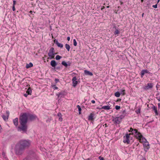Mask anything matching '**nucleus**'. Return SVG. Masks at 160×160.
<instances>
[{"label": "nucleus", "instance_id": "nucleus-1", "mask_svg": "<svg viewBox=\"0 0 160 160\" xmlns=\"http://www.w3.org/2000/svg\"><path fill=\"white\" fill-rule=\"evenodd\" d=\"M37 118L36 115L26 113L21 114L19 117L20 125L17 128L18 131L21 132L22 133H26L28 128L27 123L28 118L31 121H33Z\"/></svg>", "mask_w": 160, "mask_h": 160}, {"label": "nucleus", "instance_id": "nucleus-2", "mask_svg": "<svg viewBox=\"0 0 160 160\" xmlns=\"http://www.w3.org/2000/svg\"><path fill=\"white\" fill-rule=\"evenodd\" d=\"M31 142L29 140H21L16 145L14 148L15 153L17 155L22 154L24 150L30 146Z\"/></svg>", "mask_w": 160, "mask_h": 160}, {"label": "nucleus", "instance_id": "nucleus-3", "mask_svg": "<svg viewBox=\"0 0 160 160\" xmlns=\"http://www.w3.org/2000/svg\"><path fill=\"white\" fill-rule=\"evenodd\" d=\"M54 52L55 51L54 48L53 47L51 48L48 53V55L50 57V59L54 58V55L55 54Z\"/></svg>", "mask_w": 160, "mask_h": 160}, {"label": "nucleus", "instance_id": "nucleus-4", "mask_svg": "<svg viewBox=\"0 0 160 160\" xmlns=\"http://www.w3.org/2000/svg\"><path fill=\"white\" fill-rule=\"evenodd\" d=\"M132 134H135V137L136 138H140V137L141 136V133L140 132H138V130L136 129H134L133 130L132 132Z\"/></svg>", "mask_w": 160, "mask_h": 160}, {"label": "nucleus", "instance_id": "nucleus-5", "mask_svg": "<svg viewBox=\"0 0 160 160\" xmlns=\"http://www.w3.org/2000/svg\"><path fill=\"white\" fill-rule=\"evenodd\" d=\"M123 118V117H117L113 119V121L115 122L116 123L119 124L120 123L122 120V118Z\"/></svg>", "mask_w": 160, "mask_h": 160}, {"label": "nucleus", "instance_id": "nucleus-6", "mask_svg": "<svg viewBox=\"0 0 160 160\" xmlns=\"http://www.w3.org/2000/svg\"><path fill=\"white\" fill-rule=\"evenodd\" d=\"M131 133H127L126 134L125 137H126V139L124 140L123 141V142L124 143H127V144H129L130 143V140H129V138H130V135H131Z\"/></svg>", "mask_w": 160, "mask_h": 160}, {"label": "nucleus", "instance_id": "nucleus-7", "mask_svg": "<svg viewBox=\"0 0 160 160\" xmlns=\"http://www.w3.org/2000/svg\"><path fill=\"white\" fill-rule=\"evenodd\" d=\"M153 87V84L152 83H148L146 86L144 87L143 88L145 90H147L149 89H152Z\"/></svg>", "mask_w": 160, "mask_h": 160}, {"label": "nucleus", "instance_id": "nucleus-8", "mask_svg": "<svg viewBox=\"0 0 160 160\" xmlns=\"http://www.w3.org/2000/svg\"><path fill=\"white\" fill-rule=\"evenodd\" d=\"M141 76L142 78L144 76V75L146 73L150 74L151 73L147 69H143L140 72Z\"/></svg>", "mask_w": 160, "mask_h": 160}, {"label": "nucleus", "instance_id": "nucleus-9", "mask_svg": "<svg viewBox=\"0 0 160 160\" xmlns=\"http://www.w3.org/2000/svg\"><path fill=\"white\" fill-rule=\"evenodd\" d=\"M144 150L145 152H147L149 148V144L148 142H144L143 144Z\"/></svg>", "mask_w": 160, "mask_h": 160}, {"label": "nucleus", "instance_id": "nucleus-10", "mask_svg": "<svg viewBox=\"0 0 160 160\" xmlns=\"http://www.w3.org/2000/svg\"><path fill=\"white\" fill-rule=\"evenodd\" d=\"M77 78L76 77H74L72 78V86L75 87L77 85L78 81H77Z\"/></svg>", "mask_w": 160, "mask_h": 160}, {"label": "nucleus", "instance_id": "nucleus-11", "mask_svg": "<svg viewBox=\"0 0 160 160\" xmlns=\"http://www.w3.org/2000/svg\"><path fill=\"white\" fill-rule=\"evenodd\" d=\"M141 136L140 137V138H137L139 140L140 142H147V140L145 138L143 137L141 134Z\"/></svg>", "mask_w": 160, "mask_h": 160}, {"label": "nucleus", "instance_id": "nucleus-12", "mask_svg": "<svg viewBox=\"0 0 160 160\" xmlns=\"http://www.w3.org/2000/svg\"><path fill=\"white\" fill-rule=\"evenodd\" d=\"M54 42L57 45V46L59 47H60L61 48H62L63 47V45L62 44H61L60 43H59L58 41V40H56V39H55L54 40Z\"/></svg>", "mask_w": 160, "mask_h": 160}, {"label": "nucleus", "instance_id": "nucleus-13", "mask_svg": "<svg viewBox=\"0 0 160 160\" xmlns=\"http://www.w3.org/2000/svg\"><path fill=\"white\" fill-rule=\"evenodd\" d=\"M51 65L55 69L56 66L57 65V63L54 60H52L50 62Z\"/></svg>", "mask_w": 160, "mask_h": 160}, {"label": "nucleus", "instance_id": "nucleus-14", "mask_svg": "<svg viewBox=\"0 0 160 160\" xmlns=\"http://www.w3.org/2000/svg\"><path fill=\"white\" fill-rule=\"evenodd\" d=\"M56 95L58 96V99L59 100L60 98H59L60 97V98H62L63 96L64 95V92L62 91L58 93V94H57Z\"/></svg>", "mask_w": 160, "mask_h": 160}, {"label": "nucleus", "instance_id": "nucleus-15", "mask_svg": "<svg viewBox=\"0 0 160 160\" xmlns=\"http://www.w3.org/2000/svg\"><path fill=\"white\" fill-rule=\"evenodd\" d=\"M62 64L65 66V67H67L68 66H70L71 64V63L69 62H68L67 63L65 61H62Z\"/></svg>", "mask_w": 160, "mask_h": 160}, {"label": "nucleus", "instance_id": "nucleus-16", "mask_svg": "<svg viewBox=\"0 0 160 160\" xmlns=\"http://www.w3.org/2000/svg\"><path fill=\"white\" fill-rule=\"evenodd\" d=\"M84 73L86 75H89L90 76H92L93 75V74L92 72L87 70H85L84 71Z\"/></svg>", "mask_w": 160, "mask_h": 160}, {"label": "nucleus", "instance_id": "nucleus-17", "mask_svg": "<svg viewBox=\"0 0 160 160\" xmlns=\"http://www.w3.org/2000/svg\"><path fill=\"white\" fill-rule=\"evenodd\" d=\"M152 108L154 111L155 115H158V113L157 109V107H155L154 105H153L152 107Z\"/></svg>", "mask_w": 160, "mask_h": 160}, {"label": "nucleus", "instance_id": "nucleus-18", "mask_svg": "<svg viewBox=\"0 0 160 160\" xmlns=\"http://www.w3.org/2000/svg\"><path fill=\"white\" fill-rule=\"evenodd\" d=\"M97 108L99 109H104L105 110H108L110 109L111 108H110V106H102L100 108Z\"/></svg>", "mask_w": 160, "mask_h": 160}, {"label": "nucleus", "instance_id": "nucleus-19", "mask_svg": "<svg viewBox=\"0 0 160 160\" xmlns=\"http://www.w3.org/2000/svg\"><path fill=\"white\" fill-rule=\"evenodd\" d=\"M94 114L92 113H91L90 114V115L88 116V120L89 121H92L93 120V117H94Z\"/></svg>", "mask_w": 160, "mask_h": 160}, {"label": "nucleus", "instance_id": "nucleus-20", "mask_svg": "<svg viewBox=\"0 0 160 160\" xmlns=\"http://www.w3.org/2000/svg\"><path fill=\"white\" fill-rule=\"evenodd\" d=\"M13 122L14 125L17 126L18 124V118H16L13 120Z\"/></svg>", "mask_w": 160, "mask_h": 160}, {"label": "nucleus", "instance_id": "nucleus-21", "mask_svg": "<svg viewBox=\"0 0 160 160\" xmlns=\"http://www.w3.org/2000/svg\"><path fill=\"white\" fill-rule=\"evenodd\" d=\"M33 66V64L32 62H30L29 64H27L26 66V68H27L32 67Z\"/></svg>", "mask_w": 160, "mask_h": 160}, {"label": "nucleus", "instance_id": "nucleus-22", "mask_svg": "<svg viewBox=\"0 0 160 160\" xmlns=\"http://www.w3.org/2000/svg\"><path fill=\"white\" fill-rule=\"evenodd\" d=\"M32 158L29 155L26 158L23 159V160H32Z\"/></svg>", "mask_w": 160, "mask_h": 160}, {"label": "nucleus", "instance_id": "nucleus-23", "mask_svg": "<svg viewBox=\"0 0 160 160\" xmlns=\"http://www.w3.org/2000/svg\"><path fill=\"white\" fill-rule=\"evenodd\" d=\"M32 92V90L30 88L28 89L26 92L27 93H28V95H31V94Z\"/></svg>", "mask_w": 160, "mask_h": 160}, {"label": "nucleus", "instance_id": "nucleus-24", "mask_svg": "<svg viewBox=\"0 0 160 160\" xmlns=\"http://www.w3.org/2000/svg\"><path fill=\"white\" fill-rule=\"evenodd\" d=\"M65 48H66V49L68 51H69L70 49V45L67 44H66L65 45Z\"/></svg>", "mask_w": 160, "mask_h": 160}, {"label": "nucleus", "instance_id": "nucleus-25", "mask_svg": "<svg viewBox=\"0 0 160 160\" xmlns=\"http://www.w3.org/2000/svg\"><path fill=\"white\" fill-rule=\"evenodd\" d=\"M77 108H78L79 111V114H81V112L82 109L79 105H78L77 106Z\"/></svg>", "mask_w": 160, "mask_h": 160}, {"label": "nucleus", "instance_id": "nucleus-26", "mask_svg": "<svg viewBox=\"0 0 160 160\" xmlns=\"http://www.w3.org/2000/svg\"><path fill=\"white\" fill-rule=\"evenodd\" d=\"M115 96L117 97H119L120 96V94L118 92H117L115 93Z\"/></svg>", "mask_w": 160, "mask_h": 160}, {"label": "nucleus", "instance_id": "nucleus-27", "mask_svg": "<svg viewBox=\"0 0 160 160\" xmlns=\"http://www.w3.org/2000/svg\"><path fill=\"white\" fill-rule=\"evenodd\" d=\"M2 118H3V119L5 121H6L8 120V116H6L5 115H3L2 116Z\"/></svg>", "mask_w": 160, "mask_h": 160}, {"label": "nucleus", "instance_id": "nucleus-28", "mask_svg": "<svg viewBox=\"0 0 160 160\" xmlns=\"http://www.w3.org/2000/svg\"><path fill=\"white\" fill-rule=\"evenodd\" d=\"M62 57L59 56V55H57L56 56V60H60L61 58H62Z\"/></svg>", "mask_w": 160, "mask_h": 160}, {"label": "nucleus", "instance_id": "nucleus-29", "mask_svg": "<svg viewBox=\"0 0 160 160\" xmlns=\"http://www.w3.org/2000/svg\"><path fill=\"white\" fill-rule=\"evenodd\" d=\"M125 89H122L121 90V94L123 95H124L125 94Z\"/></svg>", "mask_w": 160, "mask_h": 160}, {"label": "nucleus", "instance_id": "nucleus-30", "mask_svg": "<svg viewBox=\"0 0 160 160\" xmlns=\"http://www.w3.org/2000/svg\"><path fill=\"white\" fill-rule=\"evenodd\" d=\"M119 33V32L118 29H116L114 32V34L115 35L118 34Z\"/></svg>", "mask_w": 160, "mask_h": 160}, {"label": "nucleus", "instance_id": "nucleus-31", "mask_svg": "<svg viewBox=\"0 0 160 160\" xmlns=\"http://www.w3.org/2000/svg\"><path fill=\"white\" fill-rule=\"evenodd\" d=\"M73 45L75 46H76L77 45V42L76 40L75 39H74L73 40Z\"/></svg>", "mask_w": 160, "mask_h": 160}, {"label": "nucleus", "instance_id": "nucleus-32", "mask_svg": "<svg viewBox=\"0 0 160 160\" xmlns=\"http://www.w3.org/2000/svg\"><path fill=\"white\" fill-rule=\"evenodd\" d=\"M140 109L139 108L136 110V112L137 113V114H138L140 113Z\"/></svg>", "mask_w": 160, "mask_h": 160}, {"label": "nucleus", "instance_id": "nucleus-33", "mask_svg": "<svg viewBox=\"0 0 160 160\" xmlns=\"http://www.w3.org/2000/svg\"><path fill=\"white\" fill-rule=\"evenodd\" d=\"M120 108H121L120 106H119L117 105L115 106V109L116 110H119Z\"/></svg>", "mask_w": 160, "mask_h": 160}, {"label": "nucleus", "instance_id": "nucleus-34", "mask_svg": "<svg viewBox=\"0 0 160 160\" xmlns=\"http://www.w3.org/2000/svg\"><path fill=\"white\" fill-rule=\"evenodd\" d=\"M98 158L100 160H104V158L102 157H101V156L99 157Z\"/></svg>", "mask_w": 160, "mask_h": 160}, {"label": "nucleus", "instance_id": "nucleus-35", "mask_svg": "<svg viewBox=\"0 0 160 160\" xmlns=\"http://www.w3.org/2000/svg\"><path fill=\"white\" fill-rule=\"evenodd\" d=\"M134 129L132 128H130V130L129 131V132H131L132 133Z\"/></svg>", "mask_w": 160, "mask_h": 160}, {"label": "nucleus", "instance_id": "nucleus-36", "mask_svg": "<svg viewBox=\"0 0 160 160\" xmlns=\"http://www.w3.org/2000/svg\"><path fill=\"white\" fill-rule=\"evenodd\" d=\"M52 87H54V89L55 90V89H57L58 88V87L56 86V85H53L52 86Z\"/></svg>", "mask_w": 160, "mask_h": 160}, {"label": "nucleus", "instance_id": "nucleus-37", "mask_svg": "<svg viewBox=\"0 0 160 160\" xmlns=\"http://www.w3.org/2000/svg\"><path fill=\"white\" fill-rule=\"evenodd\" d=\"M55 81L56 83H57L58 82H59V79L57 78H55Z\"/></svg>", "mask_w": 160, "mask_h": 160}, {"label": "nucleus", "instance_id": "nucleus-38", "mask_svg": "<svg viewBox=\"0 0 160 160\" xmlns=\"http://www.w3.org/2000/svg\"><path fill=\"white\" fill-rule=\"evenodd\" d=\"M152 7L154 8H157V4H156L155 5H153Z\"/></svg>", "mask_w": 160, "mask_h": 160}, {"label": "nucleus", "instance_id": "nucleus-39", "mask_svg": "<svg viewBox=\"0 0 160 160\" xmlns=\"http://www.w3.org/2000/svg\"><path fill=\"white\" fill-rule=\"evenodd\" d=\"M58 116L59 118L62 116V114L61 113H58Z\"/></svg>", "mask_w": 160, "mask_h": 160}, {"label": "nucleus", "instance_id": "nucleus-40", "mask_svg": "<svg viewBox=\"0 0 160 160\" xmlns=\"http://www.w3.org/2000/svg\"><path fill=\"white\" fill-rule=\"evenodd\" d=\"M16 3V1L15 0L13 1V6H15Z\"/></svg>", "mask_w": 160, "mask_h": 160}, {"label": "nucleus", "instance_id": "nucleus-41", "mask_svg": "<svg viewBox=\"0 0 160 160\" xmlns=\"http://www.w3.org/2000/svg\"><path fill=\"white\" fill-rule=\"evenodd\" d=\"M6 113L7 115V116H8V117L9 114V112L8 111H7L6 112Z\"/></svg>", "mask_w": 160, "mask_h": 160}, {"label": "nucleus", "instance_id": "nucleus-42", "mask_svg": "<svg viewBox=\"0 0 160 160\" xmlns=\"http://www.w3.org/2000/svg\"><path fill=\"white\" fill-rule=\"evenodd\" d=\"M59 120L60 121H62V117H59Z\"/></svg>", "mask_w": 160, "mask_h": 160}, {"label": "nucleus", "instance_id": "nucleus-43", "mask_svg": "<svg viewBox=\"0 0 160 160\" xmlns=\"http://www.w3.org/2000/svg\"><path fill=\"white\" fill-rule=\"evenodd\" d=\"M12 9L13 11H15V6H13Z\"/></svg>", "mask_w": 160, "mask_h": 160}, {"label": "nucleus", "instance_id": "nucleus-44", "mask_svg": "<svg viewBox=\"0 0 160 160\" xmlns=\"http://www.w3.org/2000/svg\"><path fill=\"white\" fill-rule=\"evenodd\" d=\"M28 93H24V96L25 97H27V96H28Z\"/></svg>", "mask_w": 160, "mask_h": 160}, {"label": "nucleus", "instance_id": "nucleus-45", "mask_svg": "<svg viewBox=\"0 0 160 160\" xmlns=\"http://www.w3.org/2000/svg\"><path fill=\"white\" fill-rule=\"evenodd\" d=\"M91 102H92V103H95V101L94 100H92V101H91Z\"/></svg>", "mask_w": 160, "mask_h": 160}, {"label": "nucleus", "instance_id": "nucleus-46", "mask_svg": "<svg viewBox=\"0 0 160 160\" xmlns=\"http://www.w3.org/2000/svg\"><path fill=\"white\" fill-rule=\"evenodd\" d=\"M32 152V153H31V154H30V155H32V156L33 157V155L34 154V153L33 152Z\"/></svg>", "mask_w": 160, "mask_h": 160}, {"label": "nucleus", "instance_id": "nucleus-47", "mask_svg": "<svg viewBox=\"0 0 160 160\" xmlns=\"http://www.w3.org/2000/svg\"><path fill=\"white\" fill-rule=\"evenodd\" d=\"M158 108H160V103H159L158 104Z\"/></svg>", "mask_w": 160, "mask_h": 160}, {"label": "nucleus", "instance_id": "nucleus-48", "mask_svg": "<svg viewBox=\"0 0 160 160\" xmlns=\"http://www.w3.org/2000/svg\"><path fill=\"white\" fill-rule=\"evenodd\" d=\"M2 128L1 127V125H0V132H1L2 130Z\"/></svg>", "mask_w": 160, "mask_h": 160}, {"label": "nucleus", "instance_id": "nucleus-49", "mask_svg": "<svg viewBox=\"0 0 160 160\" xmlns=\"http://www.w3.org/2000/svg\"><path fill=\"white\" fill-rule=\"evenodd\" d=\"M67 40L68 41H69L70 40V38L69 37H68Z\"/></svg>", "mask_w": 160, "mask_h": 160}, {"label": "nucleus", "instance_id": "nucleus-50", "mask_svg": "<svg viewBox=\"0 0 160 160\" xmlns=\"http://www.w3.org/2000/svg\"><path fill=\"white\" fill-rule=\"evenodd\" d=\"M156 88H157V90H158V84H157L156 86Z\"/></svg>", "mask_w": 160, "mask_h": 160}, {"label": "nucleus", "instance_id": "nucleus-51", "mask_svg": "<svg viewBox=\"0 0 160 160\" xmlns=\"http://www.w3.org/2000/svg\"><path fill=\"white\" fill-rule=\"evenodd\" d=\"M159 95V93H158L156 94V96H158Z\"/></svg>", "mask_w": 160, "mask_h": 160}, {"label": "nucleus", "instance_id": "nucleus-52", "mask_svg": "<svg viewBox=\"0 0 160 160\" xmlns=\"http://www.w3.org/2000/svg\"><path fill=\"white\" fill-rule=\"evenodd\" d=\"M56 69H60V67H57L56 68Z\"/></svg>", "mask_w": 160, "mask_h": 160}, {"label": "nucleus", "instance_id": "nucleus-53", "mask_svg": "<svg viewBox=\"0 0 160 160\" xmlns=\"http://www.w3.org/2000/svg\"><path fill=\"white\" fill-rule=\"evenodd\" d=\"M157 98L158 100L159 101H160V98Z\"/></svg>", "mask_w": 160, "mask_h": 160}, {"label": "nucleus", "instance_id": "nucleus-54", "mask_svg": "<svg viewBox=\"0 0 160 160\" xmlns=\"http://www.w3.org/2000/svg\"><path fill=\"white\" fill-rule=\"evenodd\" d=\"M125 112H126V110H124L123 111V113H125Z\"/></svg>", "mask_w": 160, "mask_h": 160}, {"label": "nucleus", "instance_id": "nucleus-55", "mask_svg": "<svg viewBox=\"0 0 160 160\" xmlns=\"http://www.w3.org/2000/svg\"><path fill=\"white\" fill-rule=\"evenodd\" d=\"M123 118H124V115H121L120 117H123Z\"/></svg>", "mask_w": 160, "mask_h": 160}, {"label": "nucleus", "instance_id": "nucleus-56", "mask_svg": "<svg viewBox=\"0 0 160 160\" xmlns=\"http://www.w3.org/2000/svg\"><path fill=\"white\" fill-rule=\"evenodd\" d=\"M144 14V13H142V17H143Z\"/></svg>", "mask_w": 160, "mask_h": 160}, {"label": "nucleus", "instance_id": "nucleus-57", "mask_svg": "<svg viewBox=\"0 0 160 160\" xmlns=\"http://www.w3.org/2000/svg\"><path fill=\"white\" fill-rule=\"evenodd\" d=\"M123 4V2H121V5H122Z\"/></svg>", "mask_w": 160, "mask_h": 160}, {"label": "nucleus", "instance_id": "nucleus-58", "mask_svg": "<svg viewBox=\"0 0 160 160\" xmlns=\"http://www.w3.org/2000/svg\"><path fill=\"white\" fill-rule=\"evenodd\" d=\"M85 160H90V159L89 158H87Z\"/></svg>", "mask_w": 160, "mask_h": 160}, {"label": "nucleus", "instance_id": "nucleus-59", "mask_svg": "<svg viewBox=\"0 0 160 160\" xmlns=\"http://www.w3.org/2000/svg\"><path fill=\"white\" fill-rule=\"evenodd\" d=\"M143 0H141V1L142 2H143Z\"/></svg>", "mask_w": 160, "mask_h": 160}, {"label": "nucleus", "instance_id": "nucleus-60", "mask_svg": "<svg viewBox=\"0 0 160 160\" xmlns=\"http://www.w3.org/2000/svg\"><path fill=\"white\" fill-rule=\"evenodd\" d=\"M160 1V0H158V3Z\"/></svg>", "mask_w": 160, "mask_h": 160}, {"label": "nucleus", "instance_id": "nucleus-61", "mask_svg": "<svg viewBox=\"0 0 160 160\" xmlns=\"http://www.w3.org/2000/svg\"><path fill=\"white\" fill-rule=\"evenodd\" d=\"M32 12L31 11L30 12V13H32Z\"/></svg>", "mask_w": 160, "mask_h": 160}, {"label": "nucleus", "instance_id": "nucleus-62", "mask_svg": "<svg viewBox=\"0 0 160 160\" xmlns=\"http://www.w3.org/2000/svg\"><path fill=\"white\" fill-rule=\"evenodd\" d=\"M109 6H107V8H109Z\"/></svg>", "mask_w": 160, "mask_h": 160}]
</instances>
